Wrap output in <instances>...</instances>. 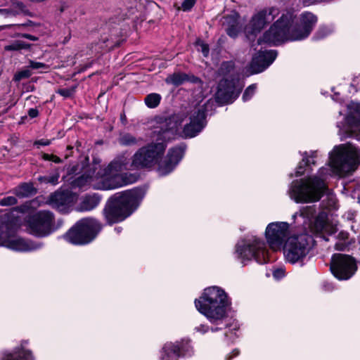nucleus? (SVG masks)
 <instances>
[{
	"mask_svg": "<svg viewBox=\"0 0 360 360\" xmlns=\"http://www.w3.org/2000/svg\"><path fill=\"white\" fill-rule=\"evenodd\" d=\"M357 149L351 144L335 146L330 153L329 164L314 176L292 182L288 195L295 202L307 203L319 200L326 188L324 178L328 175H346L354 172L359 164Z\"/></svg>",
	"mask_w": 360,
	"mask_h": 360,
	"instance_id": "f257e3e1",
	"label": "nucleus"
},
{
	"mask_svg": "<svg viewBox=\"0 0 360 360\" xmlns=\"http://www.w3.org/2000/svg\"><path fill=\"white\" fill-rule=\"evenodd\" d=\"M160 131L159 126L153 131V139L156 142H152L139 148L131 158L126 154L115 158L111 162L115 172L119 174L125 170H134L139 169H150L158 164V171L160 175L165 176L170 173L183 158L184 149L176 147L170 149L164 160H160L163 155L167 141L163 139L162 135H158Z\"/></svg>",
	"mask_w": 360,
	"mask_h": 360,
	"instance_id": "f03ea898",
	"label": "nucleus"
},
{
	"mask_svg": "<svg viewBox=\"0 0 360 360\" xmlns=\"http://www.w3.org/2000/svg\"><path fill=\"white\" fill-rule=\"evenodd\" d=\"M317 21L311 13L301 14L299 21L295 22V16L290 11L283 13L281 18L266 32L263 39L257 41L277 44L285 41H297L307 37Z\"/></svg>",
	"mask_w": 360,
	"mask_h": 360,
	"instance_id": "7ed1b4c3",
	"label": "nucleus"
},
{
	"mask_svg": "<svg viewBox=\"0 0 360 360\" xmlns=\"http://www.w3.org/2000/svg\"><path fill=\"white\" fill-rule=\"evenodd\" d=\"M136 181L133 174H117L110 163L107 167L103 168L100 161L94 160L89 169L81 176L72 183L73 188L81 189L91 186L96 189L110 190L122 187Z\"/></svg>",
	"mask_w": 360,
	"mask_h": 360,
	"instance_id": "20e7f679",
	"label": "nucleus"
},
{
	"mask_svg": "<svg viewBox=\"0 0 360 360\" xmlns=\"http://www.w3.org/2000/svg\"><path fill=\"white\" fill-rule=\"evenodd\" d=\"M205 112L203 108H197L188 115L179 113L174 115L160 122L159 135L163 139L169 141L180 135L184 138H193L197 136L205 127Z\"/></svg>",
	"mask_w": 360,
	"mask_h": 360,
	"instance_id": "39448f33",
	"label": "nucleus"
},
{
	"mask_svg": "<svg viewBox=\"0 0 360 360\" xmlns=\"http://www.w3.org/2000/svg\"><path fill=\"white\" fill-rule=\"evenodd\" d=\"M230 304L226 293L217 286L205 288L201 296L195 300L198 311L210 323L217 325L221 324L227 317Z\"/></svg>",
	"mask_w": 360,
	"mask_h": 360,
	"instance_id": "423d86ee",
	"label": "nucleus"
},
{
	"mask_svg": "<svg viewBox=\"0 0 360 360\" xmlns=\"http://www.w3.org/2000/svg\"><path fill=\"white\" fill-rule=\"evenodd\" d=\"M141 200L137 191H128L115 196L104 210V214L109 224L123 221L139 206Z\"/></svg>",
	"mask_w": 360,
	"mask_h": 360,
	"instance_id": "0eeeda50",
	"label": "nucleus"
},
{
	"mask_svg": "<svg viewBox=\"0 0 360 360\" xmlns=\"http://www.w3.org/2000/svg\"><path fill=\"white\" fill-rule=\"evenodd\" d=\"M21 226L19 217H8L0 224V244L15 251L27 252L34 250L35 245L16 236Z\"/></svg>",
	"mask_w": 360,
	"mask_h": 360,
	"instance_id": "6e6552de",
	"label": "nucleus"
},
{
	"mask_svg": "<svg viewBox=\"0 0 360 360\" xmlns=\"http://www.w3.org/2000/svg\"><path fill=\"white\" fill-rule=\"evenodd\" d=\"M236 252L242 262L252 259L259 264L268 262V250L265 243L256 236L240 241L236 245Z\"/></svg>",
	"mask_w": 360,
	"mask_h": 360,
	"instance_id": "1a4fd4ad",
	"label": "nucleus"
},
{
	"mask_svg": "<svg viewBox=\"0 0 360 360\" xmlns=\"http://www.w3.org/2000/svg\"><path fill=\"white\" fill-rule=\"evenodd\" d=\"M312 242V238L306 233L288 237L282 248L286 260L292 264L302 261L309 253Z\"/></svg>",
	"mask_w": 360,
	"mask_h": 360,
	"instance_id": "9d476101",
	"label": "nucleus"
},
{
	"mask_svg": "<svg viewBox=\"0 0 360 360\" xmlns=\"http://www.w3.org/2000/svg\"><path fill=\"white\" fill-rule=\"evenodd\" d=\"M100 230L101 226L96 220L83 219L65 234V238L74 245H84L91 242Z\"/></svg>",
	"mask_w": 360,
	"mask_h": 360,
	"instance_id": "9b49d317",
	"label": "nucleus"
},
{
	"mask_svg": "<svg viewBox=\"0 0 360 360\" xmlns=\"http://www.w3.org/2000/svg\"><path fill=\"white\" fill-rule=\"evenodd\" d=\"M54 217L46 210L37 212L30 216L25 221L28 231L37 236H45L51 231Z\"/></svg>",
	"mask_w": 360,
	"mask_h": 360,
	"instance_id": "f8f14e48",
	"label": "nucleus"
},
{
	"mask_svg": "<svg viewBox=\"0 0 360 360\" xmlns=\"http://www.w3.org/2000/svg\"><path fill=\"white\" fill-rule=\"evenodd\" d=\"M289 233V224L286 222H272L266 228L265 237L271 249L280 250Z\"/></svg>",
	"mask_w": 360,
	"mask_h": 360,
	"instance_id": "ddd939ff",
	"label": "nucleus"
},
{
	"mask_svg": "<svg viewBox=\"0 0 360 360\" xmlns=\"http://www.w3.org/2000/svg\"><path fill=\"white\" fill-rule=\"evenodd\" d=\"M330 269L338 279L347 280L355 273L356 265L350 256L336 254L332 257Z\"/></svg>",
	"mask_w": 360,
	"mask_h": 360,
	"instance_id": "4468645a",
	"label": "nucleus"
},
{
	"mask_svg": "<svg viewBox=\"0 0 360 360\" xmlns=\"http://www.w3.org/2000/svg\"><path fill=\"white\" fill-rule=\"evenodd\" d=\"M278 14L279 10L274 7L264 9L256 13L246 27L247 37L252 40L256 34L267 24L272 22Z\"/></svg>",
	"mask_w": 360,
	"mask_h": 360,
	"instance_id": "2eb2a0df",
	"label": "nucleus"
},
{
	"mask_svg": "<svg viewBox=\"0 0 360 360\" xmlns=\"http://www.w3.org/2000/svg\"><path fill=\"white\" fill-rule=\"evenodd\" d=\"M348 113L345 118L346 124L340 129V133L344 136H349L360 133V104L351 102L347 105Z\"/></svg>",
	"mask_w": 360,
	"mask_h": 360,
	"instance_id": "dca6fc26",
	"label": "nucleus"
},
{
	"mask_svg": "<svg viewBox=\"0 0 360 360\" xmlns=\"http://www.w3.org/2000/svg\"><path fill=\"white\" fill-rule=\"evenodd\" d=\"M277 53L275 51L259 50L255 53L250 64L249 69L250 74L262 72L267 68L276 59Z\"/></svg>",
	"mask_w": 360,
	"mask_h": 360,
	"instance_id": "f3484780",
	"label": "nucleus"
},
{
	"mask_svg": "<svg viewBox=\"0 0 360 360\" xmlns=\"http://www.w3.org/2000/svg\"><path fill=\"white\" fill-rule=\"evenodd\" d=\"M238 83V81L234 79L221 80L218 86L217 98L223 103H232L240 91V87Z\"/></svg>",
	"mask_w": 360,
	"mask_h": 360,
	"instance_id": "a211bd4d",
	"label": "nucleus"
},
{
	"mask_svg": "<svg viewBox=\"0 0 360 360\" xmlns=\"http://www.w3.org/2000/svg\"><path fill=\"white\" fill-rule=\"evenodd\" d=\"M1 360H34V357L31 351L21 346L4 353Z\"/></svg>",
	"mask_w": 360,
	"mask_h": 360,
	"instance_id": "6ab92c4d",
	"label": "nucleus"
},
{
	"mask_svg": "<svg viewBox=\"0 0 360 360\" xmlns=\"http://www.w3.org/2000/svg\"><path fill=\"white\" fill-rule=\"evenodd\" d=\"M180 356V347L179 344L172 342L166 343L162 348V360H177Z\"/></svg>",
	"mask_w": 360,
	"mask_h": 360,
	"instance_id": "aec40b11",
	"label": "nucleus"
},
{
	"mask_svg": "<svg viewBox=\"0 0 360 360\" xmlns=\"http://www.w3.org/2000/svg\"><path fill=\"white\" fill-rule=\"evenodd\" d=\"M100 202V198L98 195L94 194L92 195L85 196L79 204L78 210L79 211H90L94 209Z\"/></svg>",
	"mask_w": 360,
	"mask_h": 360,
	"instance_id": "412c9836",
	"label": "nucleus"
},
{
	"mask_svg": "<svg viewBox=\"0 0 360 360\" xmlns=\"http://www.w3.org/2000/svg\"><path fill=\"white\" fill-rule=\"evenodd\" d=\"M72 201L73 198L70 199L68 192H57L51 196V202L58 208L68 205Z\"/></svg>",
	"mask_w": 360,
	"mask_h": 360,
	"instance_id": "4be33fe9",
	"label": "nucleus"
},
{
	"mask_svg": "<svg viewBox=\"0 0 360 360\" xmlns=\"http://www.w3.org/2000/svg\"><path fill=\"white\" fill-rule=\"evenodd\" d=\"M11 10V15H17L20 14H23L25 15H31V13L27 8L26 5L22 1H12Z\"/></svg>",
	"mask_w": 360,
	"mask_h": 360,
	"instance_id": "5701e85b",
	"label": "nucleus"
},
{
	"mask_svg": "<svg viewBox=\"0 0 360 360\" xmlns=\"http://www.w3.org/2000/svg\"><path fill=\"white\" fill-rule=\"evenodd\" d=\"M316 155V152H311L310 156H307V153H305V155L302 158V162L300 164V165L297 167L296 172H295V176H300L303 174H304L307 172V169H304L302 167V165H304L307 167H309V165L314 164L315 162L314 160V158Z\"/></svg>",
	"mask_w": 360,
	"mask_h": 360,
	"instance_id": "b1692460",
	"label": "nucleus"
},
{
	"mask_svg": "<svg viewBox=\"0 0 360 360\" xmlns=\"http://www.w3.org/2000/svg\"><path fill=\"white\" fill-rule=\"evenodd\" d=\"M30 48V44L25 43L21 40H15L11 42L10 44L6 45L4 47L5 51H21L22 49H29Z\"/></svg>",
	"mask_w": 360,
	"mask_h": 360,
	"instance_id": "393cba45",
	"label": "nucleus"
},
{
	"mask_svg": "<svg viewBox=\"0 0 360 360\" xmlns=\"http://www.w3.org/2000/svg\"><path fill=\"white\" fill-rule=\"evenodd\" d=\"M186 79L187 77L186 75L182 73H174L168 76L165 81L167 83L178 86L181 84Z\"/></svg>",
	"mask_w": 360,
	"mask_h": 360,
	"instance_id": "a878e982",
	"label": "nucleus"
},
{
	"mask_svg": "<svg viewBox=\"0 0 360 360\" xmlns=\"http://www.w3.org/2000/svg\"><path fill=\"white\" fill-rule=\"evenodd\" d=\"M161 96L158 94H150L145 98V103L149 108H155L160 102Z\"/></svg>",
	"mask_w": 360,
	"mask_h": 360,
	"instance_id": "bb28decb",
	"label": "nucleus"
},
{
	"mask_svg": "<svg viewBox=\"0 0 360 360\" xmlns=\"http://www.w3.org/2000/svg\"><path fill=\"white\" fill-rule=\"evenodd\" d=\"M33 187L32 185L24 184L15 189V193L20 197L27 196L32 193Z\"/></svg>",
	"mask_w": 360,
	"mask_h": 360,
	"instance_id": "cd10ccee",
	"label": "nucleus"
},
{
	"mask_svg": "<svg viewBox=\"0 0 360 360\" xmlns=\"http://www.w3.org/2000/svg\"><path fill=\"white\" fill-rule=\"evenodd\" d=\"M120 143L123 146H132L138 143V140L131 134H124L120 138Z\"/></svg>",
	"mask_w": 360,
	"mask_h": 360,
	"instance_id": "c85d7f7f",
	"label": "nucleus"
},
{
	"mask_svg": "<svg viewBox=\"0 0 360 360\" xmlns=\"http://www.w3.org/2000/svg\"><path fill=\"white\" fill-rule=\"evenodd\" d=\"M329 226L319 218L316 219L315 221V231L317 233L328 232Z\"/></svg>",
	"mask_w": 360,
	"mask_h": 360,
	"instance_id": "c756f323",
	"label": "nucleus"
},
{
	"mask_svg": "<svg viewBox=\"0 0 360 360\" xmlns=\"http://www.w3.org/2000/svg\"><path fill=\"white\" fill-rule=\"evenodd\" d=\"M257 89L256 84H252L249 86L245 91L243 96V100L244 101H249L252 96L255 94V91Z\"/></svg>",
	"mask_w": 360,
	"mask_h": 360,
	"instance_id": "7c9ffc66",
	"label": "nucleus"
},
{
	"mask_svg": "<svg viewBox=\"0 0 360 360\" xmlns=\"http://www.w3.org/2000/svg\"><path fill=\"white\" fill-rule=\"evenodd\" d=\"M17 203V200L13 196H8L0 200V205L1 206H10Z\"/></svg>",
	"mask_w": 360,
	"mask_h": 360,
	"instance_id": "2f4dec72",
	"label": "nucleus"
},
{
	"mask_svg": "<svg viewBox=\"0 0 360 360\" xmlns=\"http://www.w3.org/2000/svg\"><path fill=\"white\" fill-rule=\"evenodd\" d=\"M31 75V72L29 70H23L17 72L14 76V79L17 82L20 81L22 79L28 78Z\"/></svg>",
	"mask_w": 360,
	"mask_h": 360,
	"instance_id": "473e14b6",
	"label": "nucleus"
},
{
	"mask_svg": "<svg viewBox=\"0 0 360 360\" xmlns=\"http://www.w3.org/2000/svg\"><path fill=\"white\" fill-rule=\"evenodd\" d=\"M196 45L198 46V49L202 53L204 56L207 57L209 54V47L207 44L198 39L196 41Z\"/></svg>",
	"mask_w": 360,
	"mask_h": 360,
	"instance_id": "72a5a7b5",
	"label": "nucleus"
},
{
	"mask_svg": "<svg viewBox=\"0 0 360 360\" xmlns=\"http://www.w3.org/2000/svg\"><path fill=\"white\" fill-rule=\"evenodd\" d=\"M75 87L70 89H60L58 90V94L65 98L70 97L75 92Z\"/></svg>",
	"mask_w": 360,
	"mask_h": 360,
	"instance_id": "f704fd0d",
	"label": "nucleus"
},
{
	"mask_svg": "<svg viewBox=\"0 0 360 360\" xmlns=\"http://www.w3.org/2000/svg\"><path fill=\"white\" fill-rule=\"evenodd\" d=\"M197 0H184L181 4V8L184 11H189L195 4Z\"/></svg>",
	"mask_w": 360,
	"mask_h": 360,
	"instance_id": "c9c22d12",
	"label": "nucleus"
},
{
	"mask_svg": "<svg viewBox=\"0 0 360 360\" xmlns=\"http://www.w3.org/2000/svg\"><path fill=\"white\" fill-rule=\"evenodd\" d=\"M332 32V30L329 28L328 27H323L320 28L319 32H317V37L319 39L323 38L326 37L327 34L330 33Z\"/></svg>",
	"mask_w": 360,
	"mask_h": 360,
	"instance_id": "e433bc0d",
	"label": "nucleus"
},
{
	"mask_svg": "<svg viewBox=\"0 0 360 360\" xmlns=\"http://www.w3.org/2000/svg\"><path fill=\"white\" fill-rule=\"evenodd\" d=\"M238 32V28L237 24L232 25L227 29V34L231 37L237 36Z\"/></svg>",
	"mask_w": 360,
	"mask_h": 360,
	"instance_id": "4c0bfd02",
	"label": "nucleus"
},
{
	"mask_svg": "<svg viewBox=\"0 0 360 360\" xmlns=\"http://www.w3.org/2000/svg\"><path fill=\"white\" fill-rule=\"evenodd\" d=\"M43 158L46 160H51L54 162L59 163L61 162L60 159L53 155L44 154Z\"/></svg>",
	"mask_w": 360,
	"mask_h": 360,
	"instance_id": "58836bf2",
	"label": "nucleus"
},
{
	"mask_svg": "<svg viewBox=\"0 0 360 360\" xmlns=\"http://www.w3.org/2000/svg\"><path fill=\"white\" fill-rule=\"evenodd\" d=\"M30 67L33 69H39V68H47L46 65L42 63L30 61Z\"/></svg>",
	"mask_w": 360,
	"mask_h": 360,
	"instance_id": "ea45409f",
	"label": "nucleus"
},
{
	"mask_svg": "<svg viewBox=\"0 0 360 360\" xmlns=\"http://www.w3.org/2000/svg\"><path fill=\"white\" fill-rule=\"evenodd\" d=\"M58 176H56L54 177H51L50 179H46V177H40L39 179L40 181H46V182H49V183H51L53 184H55L57 181H58Z\"/></svg>",
	"mask_w": 360,
	"mask_h": 360,
	"instance_id": "a19ab883",
	"label": "nucleus"
},
{
	"mask_svg": "<svg viewBox=\"0 0 360 360\" xmlns=\"http://www.w3.org/2000/svg\"><path fill=\"white\" fill-rule=\"evenodd\" d=\"M50 143H51V141H49L48 139H41V140L36 141L34 144L35 146H49Z\"/></svg>",
	"mask_w": 360,
	"mask_h": 360,
	"instance_id": "79ce46f5",
	"label": "nucleus"
},
{
	"mask_svg": "<svg viewBox=\"0 0 360 360\" xmlns=\"http://www.w3.org/2000/svg\"><path fill=\"white\" fill-rule=\"evenodd\" d=\"M39 114V112L35 108H31L28 111V115L30 117L34 118L36 117Z\"/></svg>",
	"mask_w": 360,
	"mask_h": 360,
	"instance_id": "37998d69",
	"label": "nucleus"
},
{
	"mask_svg": "<svg viewBox=\"0 0 360 360\" xmlns=\"http://www.w3.org/2000/svg\"><path fill=\"white\" fill-rule=\"evenodd\" d=\"M11 8H4V9H0V14H2L6 17L8 16H11Z\"/></svg>",
	"mask_w": 360,
	"mask_h": 360,
	"instance_id": "c03bdc74",
	"label": "nucleus"
},
{
	"mask_svg": "<svg viewBox=\"0 0 360 360\" xmlns=\"http://www.w3.org/2000/svg\"><path fill=\"white\" fill-rule=\"evenodd\" d=\"M195 330L198 332H200V333H206L208 330V327L206 326L202 325V326H200L199 327H197L195 328Z\"/></svg>",
	"mask_w": 360,
	"mask_h": 360,
	"instance_id": "a18cd8bd",
	"label": "nucleus"
},
{
	"mask_svg": "<svg viewBox=\"0 0 360 360\" xmlns=\"http://www.w3.org/2000/svg\"><path fill=\"white\" fill-rule=\"evenodd\" d=\"M21 36L24 38L28 39L32 41H37L38 39L37 37H34L29 34H22Z\"/></svg>",
	"mask_w": 360,
	"mask_h": 360,
	"instance_id": "49530a36",
	"label": "nucleus"
},
{
	"mask_svg": "<svg viewBox=\"0 0 360 360\" xmlns=\"http://www.w3.org/2000/svg\"><path fill=\"white\" fill-rule=\"evenodd\" d=\"M278 275H279V276H283V271L282 270H278V271H275L274 273V276L275 277H278Z\"/></svg>",
	"mask_w": 360,
	"mask_h": 360,
	"instance_id": "de8ad7c7",
	"label": "nucleus"
},
{
	"mask_svg": "<svg viewBox=\"0 0 360 360\" xmlns=\"http://www.w3.org/2000/svg\"><path fill=\"white\" fill-rule=\"evenodd\" d=\"M345 247V244H336V249L338 250H344Z\"/></svg>",
	"mask_w": 360,
	"mask_h": 360,
	"instance_id": "09e8293b",
	"label": "nucleus"
},
{
	"mask_svg": "<svg viewBox=\"0 0 360 360\" xmlns=\"http://www.w3.org/2000/svg\"><path fill=\"white\" fill-rule=\"evenodd\" d=\"M32 24H33V22H32V21H28V22H27V23H25V24L16 25V26H18V27H20V26H28V25H32Z\"/></svg>",
	"mask_w": 360,
	"mask_h": 360,
	"instance_id": "8fccbe9b",
	"label": "nucleus"
},
{
	"mask_svg": "<svg viewBox=\"0 0 360 360\" xmlns=\"http://www.w3.org/2000/svg\"><path fill=\"white\" fill-rule=\"evenodd\" d=\"M233 355H234V356H237V355L238 354V353H239V352H238V350H234V351H233Z\"/></svg>",
	"mask_w": 360,
	"mask_h": 360,
	"instance_id": "3c124183",
	"label": "nucleus"
},
{
	"mask_svg": "<svg viewBox=\"0 0 360 360\" xmlns=\"http://www.w3.org/2000/svg\"><path fill=\"white\" fill-rule=\"evenodd\" d=\"M11 25H5V26H2V27H0V30H3L6 27H11Z\"/></svg>",
	"mask_w": 360,
	"mask_h": 360,
	"instance_id": "603ef678",
	"label": "nucleus"
},
{
	"mask_svg": "<svg viewBox=\"0 0 360 360\" xmlns=\"http://www.w3.org/2000/svg\"><path fill=\"white\" fill-rule=\"evenodd\" d=\"M115 230H116L118 233H120V232L121 231V229H120V227L116 228V229H115Z\"/></svg>",
	"mask_w": 360,
	"mask_h": 360,
	"instance_id": "864d4df0",
	"label": "nucleus"
},
{
	"mask_svg": "<svg viewBox=\"0 0 360 360\" xmlns=\"http://www.w3.org/2000/svg\"><path fill=\"white\" fill-rule=\"evenodd\" d=\"M233 17L237 18V17H238V15H237L236 13H234V14H233Z\"/></svg>",
	"mask_w": 360,
	"mask_h": 360,
	"instance_id": "5fc2aeb1",
	"label": "nucleus"
},
{
	"mask_svg": "<svg viewBox=\"0 0 360 360\" xmlns=\"http://www.w3.org/2000/svg\"><path fill=\"white\" fill-rule=\"evenodd\" d=\"M72 147H71V146H68V150H72Z\"/></svg>",
	"mask_w": 360,
	"mask_h": 360,
	"instance_id": "6e6d98bb",
	"label": "nucleus"
},
{
	"mask_svg": "<svg viewBox=\"0 0 360 360\" xmlns=\"http://www.w3.org/2000/svg\"><path fill=\"white\" fill-rule=\"evenodd\" d=\"M217 329H214V328H212V331H214L216 330Z\"/></svg>",
	"mask_w": 360,
	"mask_h": 360,
	"instance_id": "4d7b16f0",
	"label": "nucleus"
},
{
	"mask_svg": "<svg viewBox=\"0 0 360 360\" xmlns=\"http://www.w3.org/2000/svg\"><path fill=\"white\" fill-rule=\"evenodd\" d=\"M226 360H230V358H229V357H226Z\"/></svg>",
	"mask_w": 360,
	"mask_h": 360,
	"instance_id": "13d9d810",
	"label": "nucleus"
},
{
	"mask_svg": "<svg viewBox=\"0 0 360 360\" xmlns=\"http://www.w3.org/2000/svg\"><path fill=\"white\" fill-rule=\"evenodd\" d=\"M359 202H360V197L359 198Z\"/></svg>",
	"mask_w": 360,
	"mask_h": 360,
	"instance_id": "bf43d9fd",
	"label": "nucleus"
}]
</instances>
